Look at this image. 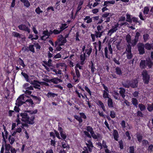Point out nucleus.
Listing matches in <instances>:
<instances>
[{
  "label": "nucleus",
  "mask_w": 153,
  "mask_h": 153,
  "mask_svg": "<svg viewBox=\"0 0 153 153\" xmlns=\"http://www.w3.org/2000/svg\"><path fill=\"white\" fill-rule=\"evenodd\" d=\"M37 110L36 109L34 111L27 110L23 112L19 113L17 115V118L16 121L17 122V126L21 123V120L29 124H33L34 123V120L35 118V116L32 115L30 117L29 115L36 114L37 112Z\"/></svg>",
  "instance_id": "f257e3e1"
},
{
  "label": "nucleus",
  "mask_w": 153,
  "mask_h": 153,
  "mask_svg": "<svg viewBox=\"0 0 153 153\" xmlns=\"http://www.w3.org/2000/svg\"><path fill=\"white\" fill-rule=\"evenodd\" d=\"M142 75L144 83L145 84H148L149 81L150 76L148 74L147 71L146 70H143L142 73Z\"/></svg>",
  "instance_id": "f03ea898"
},
{
  "label": "nucleus",
  "mask_w": 153,
  "mask_h": 153,
  "mask_svg": "<svg viewBox=\"0 0 153 153\" xmlns=\"http://www.w3.org/2000/svg\"><path fill=\"white\" fill-rule=\"evenodd\" d=\"M25 100L24 99V97L23 95H21L17 98L16 101V106L19 107L22 104H24V106H26L25 105Z\"/></svg>",
  "instance_id": "7ed1b4c3"
},
{
  "label": "nucleus",
  "mask_w": 153,
  "mask_h": 153,
  "mask_svg": "<svg viewBox=\"0 0 153 153\" xmlns=\"http://www.w3.org/2000/svg\"><path fill=\"white\" fill-rule=\"evenodd\" d=\"M108 48L109 51L110 53L111 54H112L113 53V50L111 47V45L109 44L108 46V48L107 47H105L104 48V50L105 55V58L107 59H109L110 58V56H109L108 55Z\"/></svg>",
  "instance_id": "20e7f679"
},
{
  "label": "nucleus",
  "mask_w": 153,
  "mask_h": 153,
  "mask_svg": "<svg viewBox=\"0 0 153 153\" xmlns=\"http://www.w3.org/2000/svg\"><path fill=\"white\" fill-rule=\"evenodd\" d=\"M140 36V33L138 32H137L135 36V38L134 39L131 40V42L130 43V44H131V46H134L137 44V42L138 41L139 37Z\"/></svg>",
  "instance_id": "39448f33"
},
{
  "label": "nucleus",
  "mask_w": 153,
  "mask_h": 153,
  "mask_svg": "<svg viewBox=\"0 0 153 153\" xmlns=\"http://www.w3.org/2000/svg\"><path fill=\"white\" fill-rule=\"evenodd\" d=\"M137 47L139 53L140 55H143L145 53L144 45L142 43H139L137 45Z\"/></svg>",
  "instance_id": "423d86ee"
},
{
  "label": "nucleus",
  "mask_w": 153,
  "mask_h": 153,
  "mask_svg": "<svg viewBox=\"0 0 153 153\" xmlns=\"http://www.w3.org/2000/svg\"><path fill=\"white\" fill-rule=\"evenodd\" d=\"M119 26L118 23H117L114 25L112 26V28L109 30L108 35L111 36L112 34L116 31L118 30V27Z\"/></svg>",
  "instance_id": "0eeeda50"
},
{
  "label": "nucleus",
  "mask_w": 153,
  "mask_h": 153,
  "mask_svg": "<svg viewBox=\"0 0 153 153\" xmlns=\"http://www.w3.org/2000/svg\"><path fill=\"white\" fill-rule=\"evenodd\" d=\"M75 68L76 76H74L73 79L74 80L75 82H78L79 81V78L80 77V75L79 70L76 68V67H75Z\"/></svg>",
  "instance_id": "6e6552de"
},
{
  "label": "nucleus",
  "mask_w": 153,
  "mask_h": 153,
  "mask_svg": "<svg viewBox=\"0 0 153 153\" xmlns=\"http://www.w3.org/2000/svg\"><path fill=\"white\" fill-rule=\"evenodd\" d=\"M18 27L20 30L27 31L28 33H30V30L29 28L24 24L19 25L18 26Z\"/></svg>",
  "instance_id": "1a4fd4ad"
},
{
  "label": "nucleus",
  "mask_w": 153,
  "mask_h": 153,
  "mask_svg": "<svg viewBox=\"0 0 153 153\" xmlns=\"http://www.w3.org/2000/svg\"><path fill=\"white\" fill-rule=\"evenodd\" d=\"M130 87L133 88H136L138 86V82L137 80H134L132 81H129Z\"/></svg>",
  "instance_id": "9d476101"
},
{
  "label": "nucleus",
  "mask_w": 153,
  "mask_h": 153,
  "mask_svg": "<svg viewBox=\"0 0 153 153\" xmlns=\"http://www.w3.org/2000/svg\"><path fill=\"white\" fill-rule=\"evenodd\" d=\"M119 89H120L119 93L120 94V95L122 97V98L124 100L125 97L126 96V90L124 88H120Z\"/></svg>",
  "instance_id": "9b49d317"
},
{
  "label": "nucleus",
  "mask_w": 153,
  "mask_h": 153,
  "mask_svg": "<svg viewBox=\"0 0 153 153\" xmlns=\"http://www.w3.org/2000/svg\"><path fill=\"white\" fill-rule=\"evenodd\" d=\"M146 66H148L149 68H151L153 65V62L150 58L146 59Z\"/></svg>",
  "instance_id": "f8f14e48"
},
{
  "label": "nucleus",
  "mask_w": 153,
  "mask_h": 153,
  "mask_svg": "<svg viewBox=\"0 0 153 153\" xmlns=\"http://www.w3.org/2000/svg\"><path fill=\"white\" fill-rule=\"evenodd\" d=\"M140 67L141 69H145L146 68V61L141 60L140 64Z\"/></svg>",
  "instance_id": "ddd939ff"
},
{
  "label": "nucleus",
  "mask_w": 153,
  "mask_h": 153,
  "mask_svg": "<svg viewBox=\"0 0 153 153\" xmlns=\"http://www.w3.org/2000/svg\"><path fill=\"white\" fill-rule=\"evenodd\" d=\"M51 82H53V83L57 84L59 82H61L62 81L60 79H58V78H54L52 79H51Z\"/></svg>",
  "instance_id": "4468645a"
},
{
  "label": "nucleus",
  "mask_w": 153,
  "mask_h": 153,
  "mask_svg": "<svg viewBox=\"0 0 153 153\" xmlns=\"http://www.w3.org/2000/svg\"><path fill=\"white\" fill-rule=\"evenodd\" d=\"M113 135L114 139L117 141H118V138L119 137V134L117 131L115 129L113 130Z\"/></svg>",
  "instance_id": "2eb2a0df"
},
{
  "label": "nucleus",
  "mask_w": 153,
  "mask_h": 153,
  "mask_svg": "<svg viewBox=\"0 0 153 153\" xmlns=\"http://www.w3.org/2000/svg\"><path fill=\"white\" fill-rule=\"evenodd\" d=\"M85 59V53H84L83 54H81L80 56V59L81 60V64L82 65L84 64V62Z\"/></svg>",
  "instance_id": "dca6fc26"
},
{
  "label": "nucleus",
  "mask_w": 153,
  "mask_h": 153,
  "mask_svg": "<svg viewBox=\"0 0 153 153\" xmlns=\"http://www.w3.org/2000/svg\"><path fill=\"white\" fill-rule=\"evenodd\" d=\"M144 47L146 49L148 50H150L151 49H153V47L152 45L148 43L144 45Z\"/></svg>",
  "instance_id": "f3484780"
},
{
  "label": "nucleus",
  "mask_w": 153,
  "mask_h": 153,
  "mask_svg": "<svg viewBox=\"0 0 153 153\" xmlns=\"http://www.w3.org/2000/svg\"><path fill=\"white\" fill-rule=\"evenodd\" d=\"M58 41L59 42H61L63 44L67 42V40L66 39L63 37L62 35H60V36L59 38L58 39Z\"/></svg>",
  "instance_id": "a211bd4d"
},
{
  "label": "nucleus",
  "mask_w": 153,
  "mask_h": 153,
  "mask_svg": "<svg viewBox=\"0 0 153 153\" xmlns=\"http://www.w3.org/2000/svg\"><path fill=\"white\" fill-rule=\"evenodd\" d=\"M33 104V101L31 99H30L25 100V105L26 104L27 105V106H30V105L32 106Z\"/></svg>",
  "instance_id": "6ab92c4d"
},
{
  "label": "nucleus",
  "mask_w": 153,
  "mask_h": 153,
  "mask_svg": "<svg viewBox=\"0 0 153 153\" xmlns=\"http://www.w3.org/2000/svg\"><path fill=\"white\" fill-rule=\"evenodd\" d=\"M99 146H101L100 149H102V146L103 147V148L104 149H108V146H107L106 144V142L104 141L103 140L102 142V144L101 143H99Z\"/></svg>",
  "instance_id": "aec40b11"
},
{
  "label": "nucleus",
  "mask_w": 153,
  "mask_h": 153,
  "mask_svg": "<svg viewBox=\"0 0 153 153\" xmlns=\"http://www.w3.org/2000/svg\"><path fill=\"white\" fill-rule=\"evenodd\" d=\"M131 45L130 44H128L126 48V51L124 53L131 52Z\"/></svg>",
  "instance_id": "412c9836"
},
{
  "label": "nucleus",
  "mask_w": 153,
  "mask_h": 153,
  "mask_svg": "<svg viewBox=\"0 0 153 153\" xmlns=\"http://www.w3.org/2000/svg\"><path fill=\"white\" fill-rule=\"evenodd\" d=\"M86 144L88 149L89 151L90 152H92V148L93 147V145L92 142H90L89 143H87Z\"/></svg>",
  "instance_id": "4be33fe9"
},
{
  "label": "nucleus",
  "mask_w": 153,
  "mask_h": 153,
  "mask_svg": "<svg viewBox=\"0 0 153 153\" xmlns=\"http://www.w3.org/2000/svg\"><path fill=\"white\" fill-rule=\"evenodd\" d=\"M104 32V31L102 32H98L97 31H95L94 32V34L95 35V36L97 38L100 37L102 35V34Z\"/></svg>",
  "instance_id": "5701e85b"
},
{
  "label": "nucleus",
  "mask_w": 153,
  "mask_h": 153,
  "mask_svg": "<svg viewBox=\"0 0 153 153\" xmlns=\"http://www.w3.org/2000/svg\"><path fill=\"white\" fill-rule=\"evenodd\" d=\"M46 95L47 97H48V98H50L51 97H54L55 96H57V94L53 93L51 92H49Z\"/></svg>",
  "instance_id": "b1692460"
},
{
  "label": "nucleus",
  "mask_w": 153,
  "mask_h": 153,
  "mask_svg": "<svg viewBox=\"0 0 153 153\" xmlns=\"http://www.w3.org/2000/svg\"><path fill=\"white\" fill-rule=\"evenodd\" d=\"M108 106L110 108L114 107V105L112 100L111 98H109L108 100Z\"/></svg>",
  "instance_id": "393cba45"
},
{
  "label": "nucleus",
  "mask_w": 153,
  "mask_h": 153,
  "mask_svg": "<svg viewBox=\"0 0 153 153\" xmlns=\"http://www.w3.org/2000/svg\"><path fill=\"white\" fill-rule=\"evenodd\" d=\"M90 68L91 69V72L93 74L94 72L95 68L94 66V64L92 61L90 62Z\"/></svg>",
  "instance_id": "a878e982"
},
{
  "label": "nucleus",
  "mask_w": 153,
  "mask_h": 153,
  "mask_svg": "<svg viewBox=\"0 0 153 153\" xmlns=\"http://www.w3.org/2000/svg\"><path fill=\"white\" fill-rule=\"evenodd\" d=\"M33 88H34L36 89H38L39 90H41V86L38 82H35V83L33 84Z\"/></svg>",
  "instance_id": "bb28decb"
},
{
  "label": "nucleus",
  "mask_w": 153,
  "mask_h": 153,
  "mask_svg": "<svg viewBox=\"0 0 153 153\" xmlns=\"http://www.w3.org/2000/svg\"><path fill=\"white\" fill-rule=\"evenodd\" d=\"M126 40L127 43L128 44H130L131 42V36L129 34L127 35L126 36Z\"/></svg>",
  "instance_id": "cd10ccee"
},
{
  "label": "nucleus",
  "mask_w": 153,
  "mask_h": 153,
  "mask_svg": "<svg viewBox=\"0 0 153 153\" xmlns=\"http://www.w3.org/2000/svg\"><path fill=\"white\" fill-rule=\"evenodd\" d=\"M138 107L140 108V111H143L146 109V107L145 105L142 104L140 103L138 105Z\"/></svg>",
  "instance_id": "c85d7f7f"
},
{
  "label": "nucleus",
  "mask_w": 153,
  "mask_h": 153,
  "mask_svg": "<svg viewBox=\"0 0 153 153\" xmlns=\"http://www.w3.org/2000/svg\"><path fill=\"white\" fill-rule=\"evenodd\" d=\"M132 102L134 106L136 107H137V105L138 104V102L137 100L136 99L134 98H132Z\"/></svg>",
  "instance_id": "c756f323"
},
{
  "label": "nucleus",
  "mask_w": 153,
  "mask_h": 153,
  "mask_svg": "<svg viewBox=\"0 0 153 153\" xmlns=\"http://www.w3.org/2000/svg\"><path fill=\"white\" fill-rule=\"evenodd\" d=\"M31 96L35 100L37 101V103H39L41 101V98L40 97L36 96L33 95H31Z\"/></svg>",
  "instance_id": "7c9ffc66"
},
{
  "label": "nucleus",
  "mask_w": 153,
  "mask_h": 153,
  "mask_svg": "<svg viewBox=\"0 0 153 153\" xmlns=\"http://www.w3.org/2000/svg\"><path fill=\"white\" fill-rule=\"evenodd\" d=\"M84 21L87 20L86 23H89L92 22V18H90V16H86L85 18L84 19Z\"/></svg>",
  "instance_id": "2f4dec72"
},
{
  "label": "nucleus",
  "mask_w": 153,
  "mask_h": 153,
  "mask_svg": "<svg viewBox=\"0 0 153 153\" xmlns=\"http://www.w3.org/2000/svg\"><path fill=\"white\" fill-rule=\"evenodd\" d=\"M21 74L24 76L26 81L27 82H29V76L28 75L25 73L22 72H21Z\"/></svg>",
  "instance_id": "473e14b6"
},
{
  "label": "nucleus",
  "mask_w": 153,
  "mask_h": 153,
  "mask_svg": "<svg viewBox=\"0 0 153 153\" xmlns=\"http://www.w3.org/2000/svg\"><path fill=\"white\" fill-rule=\"evenodd\" d=\"M147 109L149 112H152L153 110V103L151 104H147Z\"/></svg>",
  "instance_id": "72a5a7b5"
},
{
  "label": "nucleus",
  "mask_w": 153,
  "mask_h": 153,
  "mask_svg": "<svg viewBox=\"0 0 153 153\" xmlns=\"http://www.w3.org/2000/svg\"><path fill=\"white\" fill-rule=\"evenodd\" d=\"M114 99L117 100H119L120 99L119 97V94L116 91H114L113 94Z\"/></svg>",
  "instance_id": "f704fd0d"
},
{
  "label": "nucleus",
  "mask_w": 153,
  "mask_h": 153,
  "mask_svg": "<svg viewBox=\"0 0 153 153\" xmlns=\"http://www.w3.org/2000/svg\"><path fill=\"white\" fill-rule=\"evenodd\" d=\"M115 72L117 74L119 75H121L122 74L121 69L119 67H117L116 68Z\"/></svg>",
  "instance_id": "c9c22d12"
},
{
  "label": "nucleus",
  "mask_w": 153,
  "mask_h": 153,
  "mask_svg": "<svg viewBox=\"0 0 153 153\" xmlns=\"http://www.w3.org/2000/svg\"><path fill=\"white\" fill-rule=\"evenodd\" d=\"M8 140L10 144L12 145L15 141V139L13 137L10 135L8 138Z\"/></svg>",
  "instance_id": "e433bc0d"
},
{
  "label": "nucleus",
  "mask_w": 153,
  "mask_h": 153,
  "mask_svg": "<svg viewBox=\"0 0 153 153\" xmlns=\"http://www.w3.org/2000/svg\"><path fill=\"white\" fill-rule=\"evenodd\" d=\"M125 54V53H123V54ZM125 54H126L127 58L128 59H130L132 58L133 55L131 53V52L125 53Z\"/></svg>",
  "instance_id": "4c0bfd02"
},
{
  "label": "nucleus",
  "mask_w": 153,
  "mask_h": 153,
  "mask_svg": "<svg viewBox=\"0 0 153 153\" xmlns=\"http://www.w3.org/2000/svg\"><path fill=\"white\" fill-rule=\"evenodd\" d=\"M51 62L52 60L51 59H49L48 62L44 61L43 62L46 65L50 67L52 66Z\"/></svg>",
  "instance_id": "58836bf2"
},
{
  "label": "nucleus",
  "mask_w": 153,
  "mask_h": 153,
  "mask_svg": "<svg viewBox=\"0 0 153 153\" xmlns=\"http://www.w3.org/2000/svg\"><path fill=\"white\" fill-rule=\"evenodd\" d=\"M18 60L19 65L22 66L23 68H24L25 66V64L21 58H19Z\"/></svg>",
  "instance_id": "ea45409f"
},
{
  "label": "nucleus",
  "mask_w": 153,
  "mask_h": 153,
  "mask_svg": "<svg viewBox=\"0 0 153 153\" xmlns=\"http://www.w3.org/2000/svg\"><path fill=\"white\" fill-rule=\"evenodd\" d=\"M108 95V93L105 90L103 91V95L104 98H108V99L110 98L109 97Z\"/></svg>",
  "instance_id": "a19ab883"
},
{
  "label": "nucleus",
  "mask_w": 153,
  "mask_h": 153,
  "mask_svg": "<svg viewBox=\"0 0 153 153\" xmlns=\"http://www.w3.org/2000/svg\"><path fill=\"white\" fill-rule=\"evenodd\" d=\"M144 41L146 42L149 38V35L148 34L145 33L143 35Z\"/></svg>",
  "instance_id": "79ce46f5"
},
{
  "label": "nucleus",
  "mask_w": 153,
  "mask_h": 153,
  "mask_svg": "<svg viewBox=\"0 0 153 153\" xmlns=\"http://www.w3.org/2000/svg\"><path fill=\"white\" fill-rule=\"evenodd\" d=\"M129 82V81H126V82L123 83L122 85L124 87L129 88L130 87Z\"/></svg>",
  "instance_id": "37998d69"
},
{
  "label": "nucleus",
  "mask_w": 153,
  "mask_h": 153,
  "mask_svg": "<svg viewBox=\"0 0 153 153\" xmlns=\"http://www.w3.org/2000/svg\"><path fill=\"white\" fill-rule=\"evenodd\" d=\"M91 136L92 137L95 139H97L99 137V135L100 134H97V135H96L94 133V131L91 134Z\"/></svg>",
  "instance_id": "c03bdc74"
},
{
  "label": "nucleus",
  "mask_w": 153,
  "mask_h": 153,
  "mask_svg": "<svg viewBox=\"0 0 153 153\" xmlns=\"http://www.w3.org/2000/svg\"><path fill=\"white\" fill-rule=\"evenodd\" d=\"M60 29L62 31L63 30L67 28L68 26H67L66 24H62L61 26H60Z\"/></svg>",
  "instance_id": "a18cd8bd"
},
{
  "label": "nucleus",
  "mask_w": 153,
  "mask_h": 153,
  "mask_svg": "<svg viewBox=\"0 0 153 153\" xmlns=\"http://www.w3.org/2000/svg\"><path fill=\"white\" fill-rule=\"evenodd\" d=\"M74 118L79 121V123H81L82 122V119L81 117L77 115H75L74 116Z\"/></svg>",
  "instance_id": "49530a36"
},
{
  "label": "nucleus",
  "mask_w": 153,
  "mask_h": 153,
  "mask_svg": "<svg viewBox=\"0 0 153 153\" xmlns=\"http://www.w3.org/2000/svg\"><path fill=\"white\" fill-rule=\"evenodd\" d=\"M86 130L90 132L91 134L94 132L93 128L90 126H87Z\"/></svg>",
  "instance_id": "de8ad7c7"
},
{
  "label": "nucleus",
  "mask_w": 153,
  "mask_h": 153,
  "mask_svg": "<svg viewBox=\"0 0 153 153\" xmlns=\"http://www.w3.org/2000/svg\"><path fill=\"white\" fill-rule=\"evenodd\" d=\"M126 21L129 23L132 22V19H131V15H130L127 14Z\"/></svg>",
  "instance_id": "09e8293b"
},
{
  "label": "nucleus",
  "mask_w": 153,
  "mask_h": 153,
  "mask_svg": "<svg viewBox=\"0 0 153 153\" xmlns=\"http://www.w3.org/2000/svg\"><path fill=\"white\" fill-rule=\"evenodd\" d=\"M5 150L7 151H9L10 149H11L12 147H11L10 146L9 144H5L4 145Z\"/></svg>",
  "instance_id": "8fccbe9b"
},
{
  "label": "nucleus",
  "mask_w": 153,
  "mask_h": 153,
  "mask_svg": "<svg viewBox=\"0 0 153 153\" xmlns=\"http://www.w3.org/2000/svg\"><path fill=\"white\" fill-rule=\"evenodd\" d=\"M7 134L8 133L7 131H5V135L4 134V133L2 132V135L3 137V139L4 140H5V139H7Z\"/></svg>",
  "instance_id": "3c124183"
},
{
  "label": "nucleus",
  "mask_w": 153,
  "mask_h": 153,
  "mask_svg": "<svg viewBox=\"0 0 153 153\" xmlns=\"http://www.w3.org/2000/svg\"><path fill=\"white\" fill-rule=\"evenodd\" d=\"M103 28V27L102 26L99 25L97 26V31L100 32L103 31L102 30Z\"/></svg>",
  "instance_id": "603ef678"
},
{
  "label": "nucleus",
  "mask_w": 153,
  "mask_h": 153,
  "mask_svg": "<svg viewBox=\"0 0 153 153\" xmlns=\"http://www.w3.org/2000/svg\"><path fill=\"white\" fill-rule=\"evenodd\" d=\"M24 4V5L27 7H28L30 5V4L28 0H26L23 3Z\"/></svg>",
  "instance_id": "864d4df0"
},
{
  "label": "nucleus",
  "mask_w": 153,
  "mask_h": 153,
  "mask_svg": "<svg viewBox=\"0 0 153 153\" xmlns=\"http://www.w3.org/2000/svg\"><path fill=\"white\" fill-rule=\"evenodd\" d=\"M149 8L148 7H145L143 10V13L145 14H147L149 11Z\"/></svg>",
  "instance_id": "5fc2aeb1"
},
{
  "label": "nucleus",
  "mask_w": 153,
  "mask_h": 153,
  "mask_svg": "<svg viewBox=\"0 0 153 153\" xmlns=\"http://www.w3.org/2000/svg\"><path fill=\"white\" fill-rule=\"evenodd\" d=\"M12 35L14 37L20 38L21 35L19 33L16 32H13L12 33Z\"/></svg>",
  "instance_id": "6e6d98bb"
},
{
  "label": "nucleus",
  "mask_w": 153,
  "mask_h": 153,
  "mask_svg": "<svg viewBox=\"0 0 153 153\" xmlns=\"http://www.w3.org/2000/svg\"><path fill=\"white\" fill-rule=\"evenodd\" d=\"M29 50L34 53L35 52L34 48V45H30L29 46Z\"/></svg>",
  "instance_id": "4d7b16f0"
},
{
  "label": "nucleus",
  "mask_w": 153,
  "mask_h": 153,
  "mask_svg": "<svg viewBox=\"0 0 153 153\" xmlns=\"http://www.w3.org/2000/svg\"><path fill=\"white\" fill-rule=\"evenodd\" d=\"M92 49L91 48H88V49L86 50L85 53H86L89 56L92 51Z\"/></svg>",
  "instance_id": "13d9d810"
},
{
  "label": "nucleus",
  "mask_w": 153,
  "mask_h": 153,
  "mask_svg": "<svg viewBox=\"0 0 153 153\" xmlns=\"http://www.w3.org/2000/svg\"><path fill=\"white\" fill-rule=\"evenodd\" d=\"M35 11L36 13L38 14H40V13H42L43 12V11L41 10L39 7H37Z\"/></svg>",
  "instance_id": "bf43d9fd"
},
{
  "label": "nucleus",
  "mask_w": 153,
  "mask_h": 153,
  "mask_svg": "<svg viewBox=\"0 0 153 153\" xmlns=\"http://www.w3.org/2000/svg\"><path fill=\"white\" fill-rule=\"evenodd\" d=\"M62 147L63 148L65 149L66 148H69V146L67 144L65 143L64 142H63L62 143Z\"/></svg>",
  "instance_id": "052dcab7"
},
{
  "label": "nucleus",
  "mask_w": 153,
  "mask_h": 153,
  "mask_svg": "<svg viewBox=\"0 0 153 153\" xmlns=\"http://www.w3.org/2000/svg\"><path fill=\"white\" fill-rule=\"evenodd\" d=\"M115 114L113 111H111L110 116L112 118H115Z\"/></svg>",
  "instance_id": "680f3d73"
},
{
  "label": "nucleus",
  "mask_w": 153,
  "mask_h": 153,
  "mask_svg": "<svg viewBox=\"0 0 153 153\" xmlns=\"http://www.w3.org/2000/svg\"><path fill=\"white\" fill-rule=\"evenodd\" d=\"M141 111H137V116L140 117H143V114Z\"/></svg>",
  "instance_id": "e2e57ef3"
},
{
  "label": "nucleus",
  "mask_w": 153,
  "mask_h": 153,
  "mask_svg": "<svg viewBox=\"0 0 153 153\" xmlns=\"http://www.w3.org/2000/svg\"><path fill=\"white\" fill-rule=\"evenodd\" d=\"M112 15L110 13H107L103 14L102 16V17L103 18H106L108 16H111Z\"/></svg>",
  "instance_id": "0e129e2a"
},
{
  "label": "nucleus",
  "mask_w": 153,
  "mask_h": 153,
  "mask_svg": "<svg viewBox=\"0 0 153 153\" xmlns=\"http://www.w3.org/2000/svg\"><path fill=\"white\" fill-rule=\"evenodd\" d=\"M129 153H134V149L133 146H130L129 148Z\"/></svg>",
  "instance_id": "69168bd1"
},
{
  "label": "nucleus",
  "mask_w": 153,
  "mask_h": 153,
  "mask_svg": "<svg viewBox=\"0 0 153 153\" xmlns=\"http://www.w3.org/2000/svg\"><path fill=\"white\" fill-rule=\"evenodd\" d=\"M137 138L139 142H140L142 139V136L140 134L137 135Z\"/></svg>",
  "instance_id": "338daca9"
},
{
  "label": "nucleus",
  "mask_w": 153,
  "mask_h": 153,
  "mask_svg": "<svg viewBox=\"0 0 153 153\" xmlns=\"http://www.w3.org/2000/svg\"><path fill=\"white\" fill-rule=\"evenodd\" d=\"M97 104L99 106H100L101 107L102 106L104 105L103 103L102 102V101L100 100H98L97 101Z\"/></svg>",
  "instance_id": "774afa93"
}]
</instances>
